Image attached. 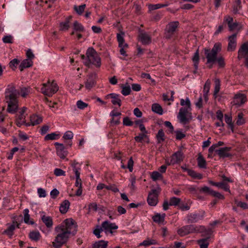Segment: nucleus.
Returning <instances> with one entry per match:
<instances>
[{
    "mask_svg": "<svg viewBox=\"0 0 248 248\" xmlns=\"http://www.w3.org/2000/svg\"><path fill=\"white\" fill-rule=\"evenodd\" d=\"M54 232L56 236L52 242V246L54 248H61L67 243L71 236L76 234L77 225L73 219L67 218L55 227Z\"/></svg>",
    "mask_w": 248,
    "mask_h": 248,
    "instance_id": "nucleus-1",
    "label": "nucleus"
},
{
    "mask_svg": "<svg viewBox=\"0 0 248 248\" xmlns=\"http://www.w3.org/2000/svg\"><path fill=\"white\" fill-rule=\"evenodd\" d=\"M222 48V45L219 42L216 43L212 49L204 48L203 49L204 55L206 59V64L208 67L211 69L213 64L217 62L219 68H224L225 66L224 58L221 55L217 56L220 52Z\"/></svg>",
    "mask_w": 248,
    "mask_h": 248,
    "instance_id": "nucleus-2",
    "label": "nucleus"
},
{
    "mask_svg": "<svg viewBox=\"0 0 248 248\" xmlns=\"http://www.w3.org/2000/svg\"><path fill=\"white\" fill-rule=\"evenodd\" d=\"M19 92L13 85H9L5 91V98L8 104L7 110L10 113H15L18 107L17 97Z\"/></svg>",
    "mask_w": 248,
    "mask_h": 248,
    "instance_id": "nucleus-3",
    "label": "nucleus"
},
{
    "mask_svg": "<svg viewBox=\"0 0 248 248\" xmlns=\"http://www.w3.org/2000/svg\"><path fill=\"white\" fill-rule=\"evenodd\" d=\"M86 55V56L84 55H81V58L83 60V63L85 66L90 67L91 65H93L97 68L101 66V58L93 48L89 47L87 50Z\"/></svg>",
    "mask_w": 248,
    "mask_h": 248,
    "instance_id": "nucleus-4",
    "label": "nucleus"
},
{
    "mask_svg": "<svg viewBox=\"0 0 248 248\" xmlns=\"http://www.w3.org/2000/svg\"><path fill=\"white\" fill-rule=\"evenodd\" d=\"M59 90V87L57 83L53 81L50 82L48 80L47 83H43L42 87L41 89V92L44 95L48 96H52Z\"/></svg>",
    "mask_w": 248,
    "mask_h": 248,
    "instance_id": "nucleus-5",
    "label": "nucleus"
},
{
    "mask_svg": "<svg viewBox=\"0 0 248 248\" xmlns=\"http://www.w3.org/2000/svg\"><path fill=\"white\" fill-rule=\"evenodd\" d=\"M177 118L181 124H185L189 123L192 119L191 108H181L177 115Z\"/></svg>",
    "mask_w": 248,
    "mask_h": 248,
    "instance_id": "nucleus-6",
    "label": "nucleus"
},
{
    "mask_svg": "<svg viewBox=\"0 0 248 248\" xmlns=\"http://www.w3.org/2000/svg\"><path fill=\"white\" fill-rule=\"evenodd\" d=\"M202 226H197L194 225H187L179 228L177 230V233L180 236H184L189 233L200 232Z\"/></svg>",
    "mask_w": 248,
    "mask_h": 248,
    "instance_id": "nucleus-7",
    "label": "nucleus"
},
{
    "mask_svg": "<svg viewBox=\"0 0 248 248\" xmlns=\"http://www.w3.org/2000/svg\"><path fill=\"white\" fill-rule=\"evenodd\" d=\"M179 25V22L176 21L169 23L165 29V38L168 39L172 38L176 32Z\"/></svg>",
    "mask_w": 248,
    "mask_h": 248,
    "instance_id": "nucleus-8",
    "label": "nucleus"
},
{
    "mask_svg": "<svg viewBox=\"0 0 248 248\" xmlns=\"http://www.w3.org/2000/svg\"><path fill=\"white\" fill-rule=\"evenodd\" d=\"M124 33L123 32L117 33V39L118 42L119 47L120 48V54L124 56H127L126 50L128 48V45L127 44L124 43Z\"/></svg>",
    "mask_w": 248,
    "mask_h": 248,
    "instance_id": "nucleus-9",
    "label": "nucleus"
},
{
    "mask_svg": "<svg viewBox=\"0 0 248 248\" xmlns=\"http://www.w3.org/2000/svg\"><path fill=\"white\" fill-rule=\"evenodd\" d=\"M160 191L152 189L149 192L147 198V202L150 206H155L158 202V196Z\"/></svg>",
    "mask_w": 248,
    "mask_h": 248,
    "instance_id": "nucleus-10",
    "label": "nucleus"
},
{
    "mask_svg": "<svg viewBox=\"0 0 248 248\" xmlns=\"http://www.w3.org/2000/svg\"><path fill=\"white\" fill-rule=\"evenodd\" d=\"M247 101L246 95L245 94L239 93L234 96L231 104L233 106L239 107L245 104Z\"/></svg>",
    "mask_w": 248,
    "mask_h": 248,
    "instance_id": "nucleus-11",
    "label": "nucleus"
},
{
    "mask_svg": "<svg viewBox=\"0 0 248 248\" xmlns=\"http://www.w3.org/2000/svg\"><path fill=\"white\" fill-rule=\"evenodd\" d=\"M102 229L106 233L108 232L112 234L113 233V230H117L118 228V226L114 223H111L110 222L106 220L103 221L101 224Z\"/></svg>",
    "mask_w": 248,
    "mask_h": 248,
    "instance_id": "nucleus-12",
    "label": "nucleus"
},
{
    "mask_svg": "<svg viewBox=\"0 0 248 248\" xmlns=\"http://www.w3.org/2000/svg\"><path fill=\"white\" fill-rule=\"evenodd\" d=\"M236 37V33H234L228 37V51H233L235 50L237 45Z\"/></svg>",
    "mask_w": 248,
    "mask_h": 248,
    "instance_id": "nucleus-13",
    "label": "nucleus"
},
{
    "mask_svg": "<svg viewBox=\"0 0 248 248\" xmlns=\"http://www.w3.org/2000/svg\"><path fill=\"white\" fill-rule=\"evenodd\" d=\"M233 18L229 16H226L224 17V23L227 24L229 31H232L237 29L239 24L237 22H233Z\"/></svg>",
    "mask_w": 248,
    "mask_h": 248,
    "instance_id": "nucleus-14",
    "label": "nucleus"
},
{
    "mask_svg": "<svg viewBox=\"0 0 248 248\" xmlns=\"http://www.w3.org/2000/svg\"><path fill=\"white\" fill-rule=\"evenodd\" d=\"M205 212L203 211L201 214L190 213L187 216V222L188 223H195L199 219L203 218Z\"/></svg>",
    "mask_w": 248,
    "mask_h": 248,
    "instance_id": "nucleus-15",
    "label": "nucleus"
},
{
    "mask_svg": "<svg viewBox=\"0 0 248 248\" xmlns=\"http://www.w3.org/2000/svg\"><path fill=\"white\" fill-rule=\"evenodd\" d=\"M55 145L56 146L57 154L61 158H65L67 155V151L65 150V147L63 144L55 142Z\"/></svg>",
    "mask_w": 248,
    "mask_h": 248,
    "instance_id": "nucleus-16",
    "label": "nucleus"
},
{
    "mask_svg": "<svg viewBox=\"0 0 248 248\" xmlns=\"http://www.w3.org/2000/svg\"><path fill=\"white\" fill-rule=\"evenodd\" d=\"M27 108L23 107L17 114L16 118V124L18 126H20L26 123L25 118L26 114H25V112Z\"/></svg>",
    "mask_w": 248,
    "mask_h": 248,
    "instance_id": "nucleus-17",
    "label": "nucleus"
},
{
    "mask_svg": "<svg viewBox=\"0 0 248 248\" xmlns=\"http://www.w3.org/2000/svg\"><path fill=\"white\" fill-rule=\"evenodd\" d=\"M183 160V154L181 151H177L174 153L171 156L170 164H178Z\"/></svg>",
    "mask_w": 248,
    "mask_h": 248,
    "instance_id": "nucleus-18",
    "label": "nucleus"
},
{
    "mask_svg": "<svg viewBox=\"0 0 248 248\" xmlns=\"http://www.w3.org/2000/svg\"><path fill=\"white\" fill-rule=\"evenodd\" d=\"M231 150V147H225L216 150V152L220 158L229 157L232 156L230 153Z\"/></svg>",
    "mask_w": 248,
    "mask_h": 248,
    "instance_id": "nucleus-19",
    "label": "nucleus"
},
{
    "mask_svg": "<svg viewBox=\"0 0 248 248\" xmlns=\"http://www.w3.org/2000/svg\"><path fill=\"white\" fill-rule=\"evenodd\" d=\"M248 57V44H243L238 52V58L241 59Z\"/></svg>",
    "mask_w": 248,
    "mask_h": 248,
    "instance_id": "nucleus-20",
    "label": "nucleus"
},
{
    "mask_svg": "<svg viewBox=\"0 0 248 248\" xmlns=\"http://www.w3.org/2000/svg\"><path fill=\"white\" fill-rule=\"evenodd\" d=\"M96 75L94 74H91L88 76L87 81L85 82V88L88 90H90L95 84V78Z\"/></svg>",
    "mask_w": 248,
    "mask_h": 248,
    "instance_id": "nucleus-21",
    "label": "nucleus"
},
{
    "mask_svg": "<svg viewBox=\"0 0 248 248\" xmlns=\"http://www.w3.org/2000/svg\"><path fill=\"white\" fill-rule=\"evenodd\" d=\"M108 96L112 99L111 103L113 105H118L119 107L121 106V100L119 94L112 93L108 95Z\"/></svg>",
    "mask_w": 248,
    "mask_h": 248,
    "instance_id": "nucleus-22",
    "label": "nucleus"
},
{
    "mask_svg": "<svg viewBox=\"0 0 248 248\" xmlns=\"http://www.w3.org/2000/svg\"><path fill=\"white\" fill-rule=\"evenodd\" d=\"M41 219L47 228H50L52 227L53 222L51 217L43 215L42 216Z\"/></svg>",
    "mask_w": 248,
    "mask_h": 248,
    "instance_id": "nucleus-23",
    "label": "nucleus"
},
{
    "mask_svg": "<svg viewBox=\"0 0 248 248\" xmlns=\"http://www.w3.org/2000/svg\"><path fill=\"white\" fill-rule=\"evenodd\" d=\"M16 226L18 228V224L17 222H13L12 224L8 226L7 229L5 230L4 232L8 235L11 236L13 235L14 231L16 229Z\"/></svg>",
    "mask_w": 248,
    "mask_h": 248,
    "instance_id": "nucleus-24",
    "label": "nucleus"
},
{
    "mask_svg": "<svg viewBox=\"0 0 248 248\" xmlns=\"http://www.w3.org/2000/svg\"><path fill=\"white\" fill-rule=\"evenodd\" d=\"M140 41L143 44H148L151 42L150 36L146 33H141L139 35Z\"/></svg>",
    "mask_w": 248,
    "mask_h": 248,
    "instance_id": "nucleus-25",
    "label": "nucleus"
},
{
    "mask_svg": "<svg viewBox=\"0 0 248 248\" xmlns=\"http://www.w3.org/2000/svg\"><path fill=\"white\" fill-rule=\"evenodd\" d=\"M42 118L37 115H32L30 117V123L32 125L38 124L42 123Z\"/></svg>",
    "mask_w": 248,
    "mask_h": 248,
    "instance_id": "nucleus-26",
    "label": "nucleus"
},
{
    "mask_svg": "<svg viewBox=\"0 0 248 248\" xmlns=\"http://www.w3.org/2000/svg\"><path fill=\"white\" fill-rule=\"evenodd\" d=\"M186 170L187 171L188 174L193 179L200 180L203 177L201 173H197L192 170L186 169Z\"/></svg>",
    "mask_w": 248,
    "mask_h": 248,
    "instance_id": "nucleus-27",
    "label": "nucleus"
},
{
    "mask_svg": "<svg viewBox=\"0 0 248 248\" xmlns=\"http://www.w3.org/2000/svg\"><path fill=\"white\" fill-rule=\"evenodd\" d=\"M33 62L32 60L29 59L24 60L20 63L19 69L21 71H23L24 68H28L32 65Z\"/></svg>",
    "mask_w": 248,
    "mask_h": 248,
    "instance_id": "nucleus-28",
    "label": "nucleus"
},
{
    "mask_svg": "<svg viewBox=\"0 0 248 248\" xmlns=\"http://www.w3.org/2000/svg\"><path fill=\"white\" fill-rule=\"evenodd\" d=\"M71 19V16L67 18L65 21L62 22L60 24V30L62 31H67L70 27V20Z\"/></svg>",
    "mask_w": 248,
    "mask_h": 248,
    "instance_id": "nucleus-29",
    "label": "nucleus"
},
{
    "mask_svg": "<svg viewBox=\"0 0 248 248\" xmlns=\"http://www.w3.org/2000/svg\"><path fill=\"white\" fill-rule=\"evenodd\" d=\"M108 242L104 240H100L93 244L92 248H107Z\"/></svg>",
    "mask_w": 248,
    "mask_h": 248,
    "instance_id": "nucleus-30",
    "label": "nucleus"
},
{
    "mask_svg": "<svg viewBox=\"0 0 248 248\" xmlns=\"http://www.w3.org/2000/svg\"><path fill=\"white\" fill-rule=\"evenodd\" d=\"M70 206V202L68 200H64L60 206V211L62 214H65Z\"/></svg>",
    "mask_w": 248,
    "mask_h": 248,
    "instance_id": "nucleus-31",
    "label": "nucleus"
},
{
    "mask_svg": "<svg viewBox=\"0 0 248 248\" xmlns=\"http://www.w3.org/2000/svg\"><path fill=\"white\" fill-rule=\"evenodd\" d=\"M209 238L210 237H207L197 240V244L199 245L200 248H208L209 244L208 242Z\"/></svg>",
    "mask_w": 248,
    "mask_h": 248,
    "instance_id": "nucleus-32",
    "label": "nucleus"
},
{
    "mask_svg": "<svg viewBox=\"0 0 248 248\" xmlns=\"http://www.w3.org/2000/svg\"><path fill=\"white\" fill-rule=\"evenodd\" d=\"M165 214H163L161 215L160 214H156L152 217L154 222L158 224L163 223L164 221Z\"/></svg>",
    "mask_w": 248,
    "mask_h": 248,
    "instance_id": "nucleus-33",
    "label": "nucleus"
},
{
    "mask_svg": "<svg viewBox=\"0 0 248 248\" xmlns=\"http://www.w3.org/2000/svg\"><path fill=\"white\" fill-rule=\"evenodd\" d=\"M29 237L32 241L37 242L40 239L41 235L38 231H34L30 232Z\"/></svg>",
    "mask_w": 248,
    "mask_h": 248,
    "instance_id": "nucleus-34",
    "label": "nucleus"
},
{
    "mask_svg": "<svg viewBox=\"0 0 248 248\" xmlns=\"http://www.w3.org/2000/svg\"><path fill=\"white\" fill-rule=\"evenodd\" d=\"M169 5V3L168 2H166L163 4L158 3L156 4H150L149 5L148 8L149 9V10L153 11L158 9H160L161 8L167 7Z\"/></svg>",
    "mask_w": 248,
    "mask_h": 248,
    "instance_id": "nucleus-35",
    "label": "nucleus"
},
{
    "mask_svg": "<svg viewBox=\"0 0 248 248\" xmlns=\"http://www.w3.org/2000/svg\"><path fill=\"white\" fill-rule=\"evenodd\" d=\"M71 166L73 168V170L74 171L76 176L80 175V173L79 170H80V165L76 161L74 160L71 163Z\"/></svg>",
    "mask_w": 248,
    "mask_h": 248,
    "instance_id": "nucleus-36",
    "label": "nucleus"
},
{
    "mask_svg": "<svg viewBox=\"0 0 248 248\" xmlns=\"http://www.w3.org/2000/svg\"><path fill=\"white\" fill-rule=\"evenodd\" d=\"M192 59L194 63V66L195 69L197 70L198 67V64L200 60L199 49H197L196 51L195 52Z\"/></svg>",
    "mask_w": 248,
    "mask_h": 248,
    "instance_id": "nucleus-37",
    "label": "nucleus"
},
{
    "mask_svg": "<svg viewBox=\"0 0 248 248\" xmlns=\"http://www.w3.org/2000/svg\"><path fill=\"white\" fill-rule=\"evenodd\" d=\"M210 85H211V82L209 79H208L206 81V82L204 84L203 90V96L205 99H206L207 98L208 94V93L209 92V90H210Z\"/></svg>",
    "mask_w": 248,
    "mask_h": 248,
    "instance_id": "nucleus-38",
    "label": "nucleus"
},
{
    "mask_svg": "<svg viewBox=\"0 0 248 248\" xmlns=\"http://www.w3.org/2000/svg\"><path fill=\"white\" fill-rule=\"evenodd\" d=\"M156 138L158 143H160L165 140V134L162 129L159 130L156 135Z\"/></svg>",
    "mask_w": 248,
    "mask_h": 248,
    "instance_id": "nucleus-39",
    "label": "nucleus"
},
{
    "mask_svg": "<svg viewBox=\"0 0 248 248\" xmlns=\"http://www.w3.org/2000/svg\"><path fill=\"white\" fill-rule=\"evenodd\" d=\"M152 110L154 112L157 113L159 115L163 114V109L161 106L158 104H154L152 106Z\"/></svg>",
    "mask_w": 248,
    "mask_h": 248,
    "instance_id": "nucleus-40",
    "label": "nucleus"
},
{
    "mask_svg": "<svg viewBox=\"0 0 248 248\" xmlns=\"http://www.w3.org/2000/svg\"><path fill=\"white\" fill-rule=\"evenodd\" d=\"M121 87L122 88L121 93L123 95L127 96L130 94L131 88L129 85H124V84H122L121 85Z\"/></svg>",
    "mask_w": 248,
    "mask_h": 248,
    "instance_id": "nucleus-41",
    "label": "nucleus"
},
{
    "mask_svg": "<svg viewBox=\"0 0 248 248\" xmlns=\"http://www.w3.org/2000/svg\"><path fill=\"white\" fill-rule=\"evenodd\" d=\"M198 165L201 168H206V161L201 154L199 155L197 158Z\"/></svg>",
    "mask_w": 248,
    "mask_h": 248,
    "instance_id": "nucleus-42",
    "label": "nucleus"
},
{
    "mask_svg": "<svg viewBox=\"0 0 248 248\" xmlns=\"http://www.w3.org/2000/svg\"><path fill=\"white\" fill-rule=\"evenodd\" d=\"M244 114L242 112H239L237 114V118L236 124L238 125H242L245 124L246 120L244 118Z\"/></svg>",
    "mask_w": 248,
    "mask_h": 248,
    "instance_id": "nucleus-43",
    "label": "nucleus"
},
{
    "mask_svg": "<svg viewBox=\"0 0 248 248\" xmlns=\"http://www.w3.org/2000/svg\"><path fill=\"white\" fill-rule=\"evenodd\" d=\"M216 186L226 191L231 192L229 185L224 182H217Z\"/></svg>",
    "mask_w": 248,
    "mask_h": 248,
    "instance_id": "nucleus-44",
    "label": "nucleus"
},
{
    "mask_svg": "<svg viewBox=\"0 0 248 248\" xmlns=\"http://www.w3.org/2000/svg\"><path fill=\"white\" fill-rule=\"evenodd\" d=\"M180 105L183 106L182 108H185L188 109L191 108V102L188 97H186L185 100L184 99H181L180 100Z\"/></svg>",
    "mask_w": 248,
    "mask_h": 248,
    "instance_id": "nucleus-45",
    "label": "nucleus"
},
{
    "mask_svg": "<svg viewBox=\"0 0 248 248\" xmlns=\"http://www.w3.org/2000/svg\"><path fill=\"white\" fill-rule=\"evenodd\" d=\"M29 211L28 209H25L24 210V221L26 223L33 224L34 222L32 220H30V215L29 214Z\"/></svg>",
    "mask_w": 248,
    "mask_h": 248,
    "instance_id": "nucleus-46",
    "label": "nucleus"
},
{
    "mask_svg": "<svg viewBox=\"0 0 248 248\" xmlns=\"http://www.w3.org/2000/svg\"><path fill=\"white\" fill-rule=\"evenodd\" d=\"M181 201V199L175 197H173L170 198L169 204L170 206H179Z\"/></svg>",
    "mask_w": 248,
    "mask_h": 248,
    "instance_id": "nucleus-47",
    "label": "nucleus"
},
{
    "mask_svg": "<svg viewBox=\"0 0 248 248\" xmlns=\"http://www.w3.org/2000/svg\"><path fill=\"white\" fill-rule=\"evenodd\" d=\"M220 88V81L219 79H216L215 80V89L214 92V96L215 98L217 97V94L219 92Z\"/></svg>",
    "mask_w": 248,
    "mask_h": 248,
    "instance_id": "nucleus-48",
    "label": "nucleus"
},
{
    "mask_svg": "<svg viewBox=\"0 0 248 248\" xmlns=\"http://www.w3.org/2000/svg\"><path fill=\"white\" fill-rule=\"evenodd\" d=\"M86 7V4H84L79 6L75 5L74 10L79 15H81L84 12Z\"/></svg>",
    "mask_w": 248,
    "mask_h": 248,
    "instance_id": "nucleus-49",
    "label": "nucleus"
},
{
    "mask_svg": "<svg viewBox=\"0 0 248 248\" xmlns=\"http://www.w3.org/2000/svg\"><path fill=\"white\" fill-rule=\"evenodd\" d=\"M59 137L60 136L58 134H56L55 133H52L47 134L45 137V140H57L59 139Z\"/></svg>",
    "mask_w": 248,
    "mask_h": 248,
    "instance_id": "nucleus-50",
    "label": "nucleus"
},
{
    "mask_svg": "<svg viewBox=\"0 0 248 248\" xmlns=\"http://www.w3.org/2000/svg\"><path fill=\"white\" fill-rule=\"evenodd\" d=\"M104 231L102 229V227L99 225H97L96 228L93 231V234L96 236L97 238H100L101 237V235H100V233Z\"/></svg>",
    "mask_w": 248,
    "mask_h": 248,
    "instance_id": "nucleus-51",
    "label": "nucleus"
},
{
    "mask_svg": "<svg viewBox=\"0 0 248 248\" xmlns=\"http://www.w3.org/2000/svg\"><path fill=\"white\" fill-rule=\"evenodd\" d=\"M74 29L78 31L82 32L84 30L83 26L77 21H75L73 24Z\"/></svg>",
    "mask_w": 248,
    "mask_h": 248,
    "instance_id": "nucleus-52",
    "label": "nucleus"
},
{
    "mask_svg": "<svg viewBox=\"0 0 248 248\" xmlns=\"http://www.w3.org/2000/svg\"><path fill=\"white\" fill-rule=\"evenodd\" d=\"M163 176L161 174H160L158 171H153L151 174V178L153 181H156L159 179H161Z\"/></svg>",
    "mask_w": 248,
    "mask_h": 248,
    "instance_id": "nucleus-53",
    "label": "nucleus"
},
{
    "mask_svg": "<svg viewBox=\"0 0 248 248\" xmlns=\"http://www.w3.org/2000/svg\"><path fill=\"white\" fill-rule=\"evenodd\" d=\"M30 88H26L24 87L21 89L20 92H19V94L23 97H26L30 93Z\"/></svg>",
    "mask_w": 248,
    "mask_h": 248,
    "instance_id": "nucleus-54",
    "label": "nucleus"
},
{
    "mask_svg": "<svg viewBox=\"0 0 248 248\" xmlns=\"http://www.w3.org/2000/svg\"><path fill=\"white\" fill-rule=\"evenodd\" d=\"M156 244V242L155 240H145L140 244V246H149L151 245Z\"/></svg>",
    "mask_w": 248,
    "mask_h": 248,
    "instance_id": "nucleus-55",
    "label": "nucleus"
},
{
    "mask_svg": "<svg viewBox=\"0 0 248 248\" xmlns=\"http://www.w3.org/2000/svg\"><path fill=\"white\" fill-rule=\"evenodd\" d=\"M168 248H186V247L184 246L182 243L175 241L173 245L170 246Z\"/></svg>",
    "mask_w": 248,
    "mask_h": 248,
    "instance_id": "nucleus-56",
    "label": "nucleus"
},
{
    "mask_svg": "<svg viewBox=\"0 0 248 248\" xmlns=\"http://www.w3.org/2000/svg\"><path fill=\"white\" fill-rule=\"evenodd\" d=\"M73 133L71 131H67L64 134L62 138L65 140H70L73 139Z\"/></svg>",
    "mask_w": 248,
    "mask_h": 248,
    "instance_id": "nucleus-57",
    "label": "nucleus"
},
{
    "mask_svg": "<svg viewBox=\"0 0 248 248\" xmlns=\"http://www.w3.org/2000/svg\"><path fill=\"white\" fill-rule=\"evenodd\" d=\"M77 106L79 109H83L87 108L88 105L81 100H78L77 102Z\"/></svg>",
    "mask_w": 248,
    "mask_h": 248,
    "instance_id": "nucleus-58",
    "label": "nucleus"
},
{
    "mask_svg": "<svg viewBox=\"0 0 248 248\" xmlns=\"http://www.w3.org/2000/svg\"><path fill=\"white\" fill-rule=\"evenodd\" d=\"M2 41L4 43H13V37L10 35L4 36L2 38Z\"/></svg>",
    "mask_w": 248,
    "mask_h": 248,
    "instance_id": "nucleus-59",
    "label": "nucleus"
},
{
    "mask_svg": "<svg viewBox=\"0 0 248 248\" xmlns=\"http://www.w3.org/2000/svg\"><path fill=\"white\" fill-rule=\"evenodd\" d=\"M217 148V146L215 144H213L211 147H210V148H209V150H208V152H209L208 157H213V153L214 151L216 152L217 150H216V149Z\"/></svg>",
    "mask_w": 248,
    "mask_h": 248,
    "instance_id": "nucleus-60",
    "label": "nucleus"
},
{
    "mask_svg": "<svg viewBox=\"0 0 248 248\" xmlns=\"http://www.w3.org/2000/svg\"><path fill=\"white\" fill-rule=\"evenodd\" d=\"M123 124L125 126H132L133 122L128 117H126L123 119Z\"/></svg>",
    "mask_w": 248,
    "mask_h": 248,
    "instance_id": "nucleus-61",
    "label": "nucleus"
},
{
    "mask_svg": "<svg viewBox=\"0 0 248 248\" xmlns=\"http://www.w3.org/2000/svg\"><path fill=\"white\" fill-rule=\"evenodd\" d=\"M176 139L177 140H181L186 137L185 134L183 133L180 131L177 130L175 131Z\"/></svg>",
    "mask_w": 248,
    "mask_h": 248,
    "instance_id": "nucleus-62",
    "label": "nucleus"
},
{
    "mask_svg": "<svg viewBox=\"0 0 248 248\" xmlns=\"http://www.w3.org/2000/svg\"><path fill=\"white\" fill-rule=\"evenodd\" d=\"M19 61H18L17 59H14L10 62V67L12 68H15L16 67V66L19 63Z\"/></svg>",
    "mask_w": 248,
    "mask_h": 248,
    "instance_id": "nucleus-63",
    "label": "nucleus"
},
{
    "mask_svg": "<svg viewBox=\"0 0 248 248\" xmlns=\"http://www.w3.org/2000/svg\"><path fill=\"white\" fill-rule=\"evenodd\" d=\"M54 174L56 176H64L65 172L64 171L60 169H55L54 170Z\"/></svg>",
    "mask_w": 248,
    "mask_h": 248,
    "instance_id": "nucleus-64",
    "label": "nucleus"
}]
</instances>
